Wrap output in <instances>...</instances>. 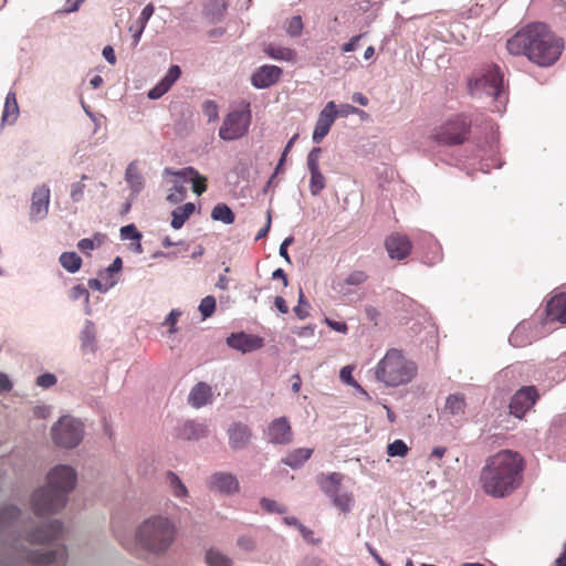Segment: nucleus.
<instances>
[{"label": "nucleus", "instance_id": "f257e3e1", "mask_svg": "<svg viewBox=\"0 0 566 566\" xmlns=\"http://www.w3.org/2000/svg\"><path fill=\"white\" fill-rule=\"evenodd\" d=\"M506 48L512 55H525L531 62L546 67L559 59L564 50V41L545 23L535 22L527 24L510 38Z\"/></svg>", "mask_w": 566, "mask_h": 566}, {"label": "nucleus", "instance_id": "f03ea898", "mask_svg": "<svg viewBox=\"0 0 566 566\" xmlns=\"http://www.w3.org/2000/svg\"><path fill=\"white\" fill-rule=\"evenodd\" d=\"M21 512L17 506H6L0 510V535L3 542L10 544L21 559L34 565L61 566L66 560V548L62 545L51 549L46 546L27 548L20 538L22 521Z\"/></svg>", "mask_w": 566, "mask_h": 566}, {"label": "nucleus", "instance_id": "7ed1b4c3", "mask_svg": "<svg viewBox=\"0 0 566 566\" xmlns=\"http://www.w3.org/2000/svg\"><path fill=\"white\" fill-rule=\"evenodd\" d=\"M523 459L517 452L502 450L490 457L481 472L484 492L493 497H504L522 482Z\"/></svg>", "mask_w": 566, "mask_h": 566}, {"label": "nucleus", "instance_id": "20e7f679", "mask_svg": "<svg viewBox=\"0 0 566 566\" xmlns=\"http://www.w3.org/2000/svg\"><path fill=\"white\" fill-rule=\"evenodd\" d=\"M77 474L69 464H57L46 474V484L34 491L32 506L39 516L56 513L65 507L70 493L75 489Z\"/></svg>", "mask_w": 566, "mask_h": 566}, {"label": "nucleus", "instance_id": "39448f33", "mask_svg": "<svg viewBox=\"0 0 566 566\" xmlns=\"http://www.w3.org/2000/svg\"><path fill=\"white\" fill-rule=\"evenodd\" d=\"M417 374L416 361L398 348L388 349L375 367V378L391 388L408 385Z\"/></svg>", "mask_w": 566, "mask_h": 566}, {"label": "nucleus", "instance_id": "423d86ee", "mask_svg": "<svg viewBox=\"0 0 566 566\" xmlns=\"http://www.w3.org/2000/svg\"><path fill=\"white\" fill-rule=\"evenodd\" d=\"M176 528L174 524L161 515L146 518L136 530V545L154 554L166 553L174 543Z\"/></svg>", "mask_w": 566, "mask_h": 566}, {"label": "nucleus", "instance_id": "0eeeda50", "mask_svg": "<svg viewBox=\"0 0 566 566\" xmlns=\"http://www.w3.org/2000/svg\"><path fill=\"white\" fill-rule=\"evenodd\" d=\"M470 94L479 99L492 98V112L503 113L507 95L503 87V75L497 66H490L481 76L469 82Z\"/></svg>", "mask_w": 566, "mask_h": 566}, {"label": "nucleus", "instance_id": "6e6552de", "mask_svg": "<svg viewBox=\"0 0 566 566\" xmlns=\"http://www.w3.org/2000/svg\"><path fill=\"white\" fill-rule=\"evenodd\" d=\"M53 442L64 449L77 447L84 438V423L72 416H63L51 428Z\"/></svg>", "mask_w": 566, "mask_h": 566}, {"label": "nucleus", "instance_id": "1a4fd4ad", "mask_svg": "<svg viewBox=\"0 0 566 566\" xmlns=\"http://www.w3.org/2000/svg\"><path fill=\"white\" fill-rule=\"evenodd\" d=\"M250 123L251 112L249 105L243 109H234L224 117L219 128V137L226 142L239 139L248 133Z\"/></svg>", "mask_w": 566, "mask_h": 566}, {"label": "nucleus", "instance_id": "9d476101", "mask_svg": "<svg viewBox=\"0 0 566 566\" xmlns=\"http://www.w3.org/2000/svg\"><path fill=\"white\" fill-rule=\"evenodd\" d=\"M471 122L465 115H454L433 134V139L444 145L462 144Z\"/></svg>", "mask_w": 566, "mask_h": 566}, {"label": "nucleus", "instance_id": "9b49d317", "mask_svg": "<svg viewBox=\"0 0 566 566\" xmlns=\"http://www.w3.org/2000/svg\"><path fill=\"white\" fill-rule=\"evenodd\" d=\"M63 534V524L59 520H51L41 524L38 528L25 534L24 542L28 545H45L57 539Z\"/></svg>", "mask_w": 566, "mask_h": 566}, {"label": "nucleus", "instance_id": "f8f14e48", "mask_svg": "<svg viewBox=\"0 0 566 566\" xmlns=\"http://www.w3.org/2000/svg\"><path fill=\"white\" fill-rule=\"evenodd\" d=\"M51 190L45 184L38 186L31 196L29 217L32 222L44 220L49 213Z\"/></svg>", "mask_w": 566, "mask_h": 566}, {"label": "nucleus", "instance_id": "ddd939ff", "mask_svg": "<svg viewBox=\"0 0 566 566\" xmlns=\"http://www.w3.org/2000/svg\"><path fill=\"white\" fill-rule=\"evenodd\" d=\"M265 438L269 443L285 446L293 441V431L286 417H279L271 421Z\"/></svg>", "mask_w": 566, "mask_h": 566}, {"label": "nucleus", "instance_id": "4468645a", "mask_svg": "<svg viewBox=\"0 0 566 566\" xmlns=\"http://www.w3.org/2000/svg\"><path fill=\"white\" fill-rule=\"evenodd\" d=\"M538 398L537 390L534 386L524 387L516 391L510 402V411L516 418L523 416L534 406Z\"/></svg>", "mask_w": 566, "mask_h": 566}, {"label": "nucleus", "instance_id": "2eb2a0df", "mask_svg": "<svg viewBox=\"0 0 566 566\" xmlns=\"http://www.w3.org/2000/svg\"><path fill=\"white\" fill-rule=\"evenodd\" d=\"M208 488L213 492L224 495H232L239 492L240 484L237 476L231 472L217 471L207 480Z\"/></svg>", "mask_w": 566, "mask_h": 566}, {"label": "nucleus", "instance_id": "dca6fc26", "mask_svg": "<svg viewBox=\"0 0 566 566\" xmlns=\"http://www.w3.org/2000/svg\"><path fill=\"white\" fill-rule=\"evenodd\" d=\"M337 116L336 104L328 102L318 115L314 132L313 142L318 144L328 134L335 118Z\"/></svg>", "mask_w": 566, "mask_h": 566}, {"label": "nucleus", "instance_id": "f3484780", "mask_svg": "<svg viewBox=\"0 0 566 566\" xmlns=\"http://www.w3.org/2000/svg\"><path fill=\"white\" fill-rule=\"evenodd\" d=\"M229 447L234 451L244 450L251 442L252 432L248 424L235 421L227 430Z\"/></svg>", "mask_w": 566, "mask_h": 566}, {"label": "nucleus", "instance_id": "a211bd4d", "mask_svg": "<svg viewBox=\"0 0 566 566\" xmlns=\"http://www.w3.org/2000/svg\"><path fill=\"white\" fill-rule=\"evenodd\" d=\"M227 345L243 354L251 353L263 346V339L255 335L233 333L227 338Z\"/></svg>", "mask_w": 566, "mask_h": 566}, {"label": "nucleus", "instance_id": "6ab92c4d", "mask_svg": "<svg viewBox=\"0 0 566 566\" xmlns=\"http://www.w3.org/2000/svg\"><path fill=\"white\" fill-rule=\"evenodd\" d=\"M282 75V70L275 65H263L253 72L251 84L258 88H268L275 84Z\"/></svg>", "mask_w": 566, "mask_h": 566}, {"label": "nucleus", "instance_id": "aec40b11", "mask_svg": "<svg viewBox=\"0 0 566 566\" xmlns=\"http://www.w3.org/2000/svg\"><path fill=\"white\" fill-rule=\"evenodd\" d=\"M386 250L391 259L403 260L410 252L412 244L407 235L392 233L386 239Z\"/></svg>", "mask_w": 566, "mask_h": 566}, {"label": "nucleus", "instance_id": "412c9836", "mask_svg": "<svg viewBox=\"0 0 566 566\" xmlns=\"http://www.w3.org/2000/svg\"><path fill=\"white\" fill-rule=\"evenodd\" d=\"M164 174L172 175L176 178H179L181 181L192 182V191L198 196H200L207 189L205 185L206 178L201 176L193 167H185L178 171H174L170 168H165Z\"/></svg>", "mask_w": 566, "mask_h": 566}, {"label": "nucleus", "instance_id": "4be33fe9", "mask_svg": "<svg viewBox=\"0 0 566 566\" xmlns=\"http://www.w3.org/2000/svg\"><path fill=\"white\" fill-rule=\"evenodd\" d=\"M207 433L208 427L196 420H185L175 428L176 437L182 440H199L206 437Z\"/></svg>", "mask_w": 566, "mask_h": 566}, {"label": "nucleus", "instance_id": "5701e85b", "mask_svg": "<svg viewBox=\"0 0 566 566\" xmlns=\"http://www.w3.org/2000/svg\"><path fill=\"white\" fill-rule=\"evenodd\" d=\"M181 75V69L178 65H171L165 76L147 93L149 99H159L164 96L171 86L178 81Z\"/></svg>", "mask_w": 566, "mask_h": 566}, {"label": "nucleus", "instance_id": "b1692460", "mask_svg": "<svg viewBox=\"0 0 566 566\" xmlns=\"http://www.w3.org/2000/svg\"><path fill=\"white\" fill-rule=\"evenodd\" d=\"M125 181L129 187L132 199H136L145 188V178L136 160L127 165L125 169Z\"/></svg>", "mask_w": 566, "mask_h": 566}, {"label": "nucleus", "instance_id": "393cba45", "mask_svg": "<svg viewBox=\"0 0 566 566\" xmlns=\"http://www.w3.org/2000/svg\"><path fill=\"white\" fill-rule=\"evenodd\" d=\"M211 401L212 388L203 381L196 384L188 395V403L196 409L202 408Z\"/></svg>", "mask_w": 566, "mask_h": 566}, {"label": "nucleus", "instance_id": "a878e982", "mask_svg": "<svg viewBox=\"0 0 566 566\" xmlns=\"http://www.w3.org/2000/svg\"><path fill=\"white\" fill-rule=\"evenodd\" d=\"M467 409L465 396L460 392L451 394L447 397L444 408L442 410L443 416L452 417L455 420L463 418Z\"/></svg>", "mask_w": 566, "mask_h": 566}, {"label": "nucleus", "instance_id": "bb28decb", "mask_svg": "<svg viewBox=\"0 0 566 566\" xmlns=\"http://www.w3.org/2000/svg\"><path fill=\"white\" fill-rule=\"evenodd\" d=\"M546 317L566 324V293L556 294L546 305Z\"/></svg>", "mask_w": 566, "mask_h": 566}, {"label": "nucleus", "instance_id": "cd10ccee", "mask_svg": "<svg viewBox=\"0 0 566 566\" xmlns=\"http://www.w3.org/2000/svg\"><path fill=\"white\" fill-rule=\"evenodd\" d=\"M368 279L366 272L361 270H355L348 273L342 281H338L334 284V290L342 294L348 295L352 293L349 286H359L364 284Z\"/></svg>", "mask_w": 566, "mask_h": 566}, {"label": "nucleus", "instance_id": "c85d7f7f", "mask_svg": "<svg viewBox=\"0 0 566 566\" xmlns=\"http://www.w3.org/2000/svg\"><path fill=\"white\" fill-rule=\"evenodd\" d=\"M423 245L427 251L423 254V263L427 265H436L440 263L443 259L441 244L436 240L431 234H424Z\"/></svg>", "mask_w": 566, "mask_h": 566}, {"label": "nucleus", "instance_id": "c756f323", "mask_svg": "<svg viewBox=\"0 0 566 566\" xmlns=\"http://www.w3.org/2000/svg\"><path fill=\"white\" fill-rule=\"evenodd\" d=\"M312 453L313 449L311 448H296L290 451L282 462L292 469H298L311 458Z\"/></svg>", "mask_w": 566, "mask_h": 566}, {"label": "nucleus", "instance_id": "7c9ffc66", "mask_svg": "<svg viewBox=\"0 0 566 566\" xmlns=\"http://www.w3.org/2000/svg\"><path fill=\"white\" fill-rule=\"evenodd\" d=\"M19 116V105L17 102V96L13 91H9L3 106L1 122L2 124L12 125L15 123Z\"/></svg>", "mask_w": 566, "mask_h": 566}, {"label": "nucleus", "instance_id": "2f4dec72", "mask_svg": "<svg viewBox=\"0 0 566 566\" xmlns=\"http://www.w3.org/2000/svg\"><path fill=\"white\" fill-rule=\"evenodd\" d=\"M323 491L332 499L333 504L342 512H349L353 506V496L347 492H340L339 489L332 490L322 486Z\"/></svg>", "mask_w": 566, "mask_h": 566}, {"label": "nucleus", "instance_id": "473e14b6", "mask_svg": "<svg viewBox=\"0 0 566 566\" xmlns=\"http://www.w3.org/2000/svg\"><path fill=\"white\" fill-rule=\"evenodd\" d=\"M530 323L523 322L518 324L512 332L509 340L514 347H523L531 344L534 336L528 334Z\"/></svg>", "mask_w": 566, "mask_h": 566}, {"label": "nucleus", "instance_id": "72a5a7b5", "mask_svg": "<svg viewBox=\"0 0 566 566\" xmlns=\"http://www.w3.org/2000/svg\"><path fill=\"white\" fill-rule=\"evenodd\" d=\"M196 207L192 202H187L184 206L177 207L171 212V227L175 230L180 229L189 217L193 213Z\"/></svg>", "mask_w": 566, "mask_h": 566}, {"label": "nucleus", "instance_id": "f704fd0d", "mask_svg": "<svg viewBox=\"0 0 566 566\" xmlns=\"http://www.w3.org/2000/svg\"><path fill=\"white\" fill-rule=\"evenodd\" d=\"M546 377L551 382H558L566 378V354L558 360L549 364Z\"/></svg>", "mask_w": 566, "mask_h": 566}, {"label": "nucleus", "instance_id": "c9c22d12", "mask_svg": "<svg viewBox=\"0 0 566 566\" xmlns=\"http://www.w3.org/2000/svg\"><path fill=\"white\" fill-rule=\"evenodd\" d=\"M208 566H232L233 560L218 548H209L205 556Z\"/></svg>", "mask_w": 566, "mask_h": 566}, {"label": "nucleus", "instance_id": "e433bc0d", "mask_svg": "<svg viewBox=\"0 0 566 566\" xmlns=\"http://www.w3.org/2000/svg\"><path fill=\"white\" fill-rule=\"evenodd\" d=\"M211 218L223 224H231L234 222L235 216L228 205L220 202L212 208Z\"/></svg>", "mask_w": 566, "mask_h": 566}, {"label": "nucleus", "instance_id": "4c0bfd02", "mask_svg": "<svg viewBox=\"0 0 566 566\" xmlns=\"http://www.w3.org/2000/svg\"><path fill=\"white\" fill-rule=\"evenodd\" d=\"M59 262L69 273H76L82 265V259L75 252H63L59 258Z\"/></svg>", "mask_w": 566, "mask_h": 566}, {"label": "nucleus", "instance_id": "58836bf2", "mask_svg": "<svg viewBox=\"0 0 566 566\" xmlns=\"http://www.w3.org/2000/svg\"><path fill=\"white\" fill-rule=\"evenodd\" d=\"M82 347L93 349L96 340V327L95 324L86 319L80 334Z\"/></svg>", "mask_w": 566, "mask_h": 566}, {"label": "nucleus", "instance_id": "ea45409f", "mask_svg": "<svg viewBox=\"0 0 566 566\" xmlns=\"http://www.w3.org/2000/svg\"><path fill=\"white\" fill-rule=\"evenodd\" d=\"M167 483L172 495L177 499L185 500L188 496V490L179 476L174 472L167 473Z\"/></svg>", "mask_w": 566, "mask_h": 566}, {"label": "nucleus", "instance_id": "a19ab883", "mask_svg": "<svg viewBox=\"0 0 566 566\" xmlns=\"http://www.w3.org/2000/svg\"><path fill=\"white\" fill-rule=\"evenodd\" d=\"M69 297L72 301L82 300L84 304V312L86 315L92 314V307L90 305V292L83 284L74 285L69 293Z\"/></svg>", "mask_w": 566, "mask_h": 566}, {"label": "nucleus", "instance_id": "79ce46f5", "mask_svg": "<svg viewBox=\"0 0 566 566\" xmlns=\"http://www.w3.org/2000/svg\"><path fill=\"white\" fill-rule=\"evenodd\" d=\"M311 179H310V192L312 196L316 197L318 196L322 190L326 186V179L324 175L319 171H311Z\"/></svg>", "mask_w": 566, "mask_h": 566}, {"label": "nucleus", "instance_id": "37998d69", "mask_svg": "<svg viewBox=\"0 0 566 566\" xmlns=\"http://www.w3.org/2000/svg\"><path fill=\"white\" fill-rule=\"evenodd\" d=\"M179 178H177L175 186L170 189V192L167 196V201L171 205H177L186 198L187 190L182 185Z\"/></svg>", "mask_w": 566, "mask_h": 566}, {"label": "nucleus", "instance_id": "c03bdc74", "mask_svg": "<svg viewBox=\"0 0 566 566\" xmlns=\"http://www.w3.org/2000/svg\"><path fill=\"white\" fill-rule=\"evenodd\" d=\"M339 378L342 379V381H344L345 384L349 385V386H353L354 388H356L360 394H363L364 396L368 397V394L366 392V390L354 379L353 377V367L352 366H344L342 369H340V373H339Z\"/></svg>", "mask_w": 566, "mask_h": 566}, {"label": "nucleus", "instance_id": "a18cd8bd", "mask_svg": "<svg viewBox=\"0 0 566 566\" xmlns=\"http://www.w3.org/2000/svg\"><path fill=\"white\" fill-rule=\"evenodd\" d=\"M117 280H104L98 275V277L90 279L87 285L92 290L106 293L109 289L115 286Z\"/></svg>", "mask_w": 566, "mask_h": 566}, {"label": "nucleus", "instance_id": "49530a36", "mask_svg": "<svg viewBox=\"0 0 566 566\" xmlns=\"http://www.w3.org/2000/svg\"><path fill=\"white\" fill-rule=\"evenodd\" d=\"M181 315H182V312L180 310L174 308L165 317L163 325H166L169 327L167 331L168 335H174L178 332L177 323Z\"/></svg>", "mask_w": 566, "mask_h": 566}, {"label": "nucleus", "instance_id": "de8ad7c7", "mask_svg": "<svg viewBox=\"0 0 566 566\" xmlns=\"http://www.w3.org/2000/svg\"><path fill=\"white\" fill-rule=\"evenodd\" d=\"M202 113L209 123L216 122L219 117V106L214 101L207 99L202 104Z\"/></svg>", "mask_w": 566, "mask_h": 566}, {"label": "nucleus", "instance_id": "09e8293b", "mask_svg": "<svg viewBox=\"0 0 566 566\" xmlns=\"http://www.w3.org/2000/svg\"><path fill=\"white\" fill-rule=\"evenodd\" d=\"M123 261L119 256H116L112 264L107 266L105 270L101 271L98 275L104 280H115L114 274L118 273L122 270Z\"/></svg>", "mask_w": 566, "mask_h": 566}, {"label": "nucleus", "instance_id": "8fccbe9b", "mask_svg": "<svg viewBox=\"0 0 566 566\" xmlns=\"http://www.w3.org/2000/svg\"><path fill=\"white\" fill-rule=\"evenodd\" d=\"M216 310V298L211 295L203 297L199 304V311L203 318L210 317Z\"/></svg>", "mask_w": 566, "mask_h": 566}, {"label": "nucleus", "instance_id": "3c124183", "mask_svg": "<svg viewBox=\"0 0 566 566\" xmlns=\"http://www.w3.org/2000/svg\"><path fill=\"white\" fill-rule=\"evenodd\" d=\"M387 453L390 457H405L408 453V447L402 440L397 439L388 444Z\"/></svg>", "mask_w": 566, "mask_h": 566}, {"label": "nucleus", "instance_id": "603ef678", "mask_svg": "<svg viewBox=\"0 0 566 566\" xmlns=\"http://www.w3.org/2000/svg\"><path fill=\"white\" fill-rule=\"evenodd\" d=\"M308 308L310 304L306 301L302 289H300L298 304L294 307V313L300 319H305L310 315Z\"/></svg>", "mask_w": 566, "mask_h": 566}, {"label": "nucleus", "instance_id": "864d4df0", "mask_svg": "<svg viewBox=\"0 0 566 566\" xmlns=\"http://www.w3.org/2000/svg\"><path fill=\"white\" fill-rule=\"evenodd\" d=\"M85 184L82 181L72 182L70 186V198L73 202L77 203L84 199Z\"/></svg>", "mask_w": 566, "mask_h": 566}, {"label": "nucleus", "instance_id": "5fc2aeb1", "mask_svg": "<svg viewBox=\"0 0 566 566\" xmlns=\"http://www.w3.org/2000/svg\"><path fill=\"white\" fill-rule=\"evenodd\" d=\"M270 56L275 60L291 61L294 57V51L287 48H273L269 52Z\"/></svg>", "mask_w": 566, "mask_h": 566}, {"label": "nucleus", "instance_id": "6e6d98bb", "mask_svg": "<svg viewBox=\"0 0 566 566\" xmlns=\"http://www.w3.org/2000/svg\"><path fill=\"white\" fill-rule=\"evenodd\" d=\"M303 30V22L302 18L300 15H294L290 19L287 23L286 31L291 36H298L301 35Z\"/></svg>", "mask_w": 566, "mask_h": 566}, {"label": "nucleus", "instance_id": "4d7b16f0", "mask_svg": "<svg viewBox=\"0 0 566 566\" xmlns=\"http://www.w3.org/2000/svg\"><path fill=\"white\" fill-rule=\"evenodd\" d=\"M261 506L270 512V513H279V514H283L285 513L287 510L284 505H281L280 503H277L276 501L274 500H270V499H266V497H263L261 500Z\"/></svg>", "mask_w": 566, "mask_h": 566}, {"label": "nucleus", "instance_id": "13d9d810", "mask_svg": "<svg viewBox=\"0 0 566 566\" xmlns=\"http://www.w3.org/2000/svg\"><path fill=\"white\" fill-rule=\"evenodd\" d=\"M120 239L122 240H142V233L137 231L136 227L132 224H127L120 228Z\"/></svg>", "mask_w": 566, "mask_h": 566}, {"label": "nucleus", "instance_id": "bf43d9fd", "mask_svg": "<svg viewBox=\"0 0 566 566\" xmlns=\"http://www.w3.org/2000/svg\"><path fill=\"white\" fill-rule=\"evenodd\" d=\"M57 382V378L54 374L44 373L36 378V385L41 388L49 389Z\"/></svg>", "mask_w": 566, "mask_h": 566}, {"label": "nucleus", "instance_id": "052dcab7", "mask_svg": "<svg viewBox=\"0 0 566 566\" xmlns=\"http://www.w3.org/2000/svg\"><path fill=\"white\" fill-rule=\"evenodd\" d=\"M319 154L321 148H313L307 155V168L308 171H319Z\"/></svg>", "mask_w": 566, "mask_h": 566}, {"label": "nucleus", "instance_id": "680f3d73", "mask_svg": "<svg viewBox=\"0 0 566 566\" xmlns=\"http://www.w3.org/2000/svg\"><path fill=\"white\" fill-rule=\"evenodd\" d=\"M238 546L245 551V552H252L256 548L255 541L250 536H240L237 541Z\"/></svg>", "mask_w": 566, "mask_h": 566}, {"label": "nucleus", "instance_id": "e2e57ef3", "mask_svg": "<svg viewBox=\"0 0 566 566\" xmlns=\"http://www.w3.org/2000/svg\"><path fill=\"white\" fill-rule=\"evenodd\" d=\"M155 8L153 3H148L140 12L138 18V24L146 27L150 18L153 17Z\"/></svg>", "mask_w": 566, "mask_h": 566}, {"label": "nucleus", "instance_id": "0e129e2a", "mask_svg": "<svg viewBox=\"0 0 566 566\" xmlns=\"http://www.w3.org/2000/svg\"><path fill=\"white\" fill-rule=\"evenodd\" d=\"M340 481L342 475L339 473L334 472L326 478V484H324L323 486L329 488L332 490L339 489Z\"/></svg>", "mask_w": 566, "mask_h": 566}, {"label": "nucleus", "instance_id": "69168bd1", "mask_svg": "<svg viewBox=\"0 0 566 566\" xmlns=\"http://www.w3.org/2000/svg\"><path fill=\"white\" fill-rule=\"evenodd\" d=\"M224 10H226V3L223 1L220 2L219 0H212L209 3V7L207 9V13L208 14L209 13H213L214 14V11H216L218 15H222Z\"/></svg>", "mask_w": 566, "mask_h": 566}, {"label": "nucleus", "instance_id": "338daca9", "mask_svg": "<svg viewBox=\"0 0 566 566\" xmlns=\"http://www.w3.org/2000/svg\"><path fill=\"white\" fill-rule=\"evenodd\" d=\"M325 323L335 332L346 334L348 331V327L344 322H337L326 317Z\"/></svg>", "mask_w": 566, "mask_h": 566}, {"label": "nucleus", "instance_id": "774afa93", "mask_svg": "<svg viewBox=\"0 0 566 566\" xmlns=\"http://www.w3.org/2000/svg\"><path fill=\"white\" fill-rule=\"evenodd\" d=\"M298 566H328L325 560L317 556L305 557Z\"/></svg>", "mask_w": 566, "mask_h": 566}]
</instances>
